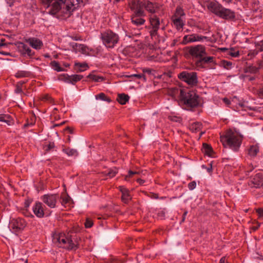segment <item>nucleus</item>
Listing matches in <instances>:
<instances>
[{"label": "nucleus", "mask_w": 263, "mask_h": 263, "mask_svg": "<svg viewBox=\"0 0 263 263\" xmlns=\"http://www.w3.org/2000/svg\"><path fill=\"white\" fill-rule=\"evenodd\" d=\"M100 39L103 44L108 48H113L119 41L118 34L110 30L101 32Z\"/></svg>", "instance_id": "nucleus-6"}, {"label": "nucleus", "mask_w": 263, "mask_h": 263, "mask_svg": "<svg viewBox=\"0 0 263 263\" xmlns=\"http://www.w3.org/2000/svg\"><path fill=\"white\" fill-rule=\"evenodd\" d=\"M144 15V11L141 9H137L135 12V15L134 16H137L141 17Z\"/></svg>", "instance_id": "nucleus-42"}, {"label": "nucleus", "mask_w": 263, "mask_h": 263, "mask_svg": "<svg viewBox=\"0 0 263 263\" xmlns=\"http://www.w3.org/2000/svg\"><path fill=\"white\" fill-rule=\"evenodd\" d=\"M51 65L53 69L57 71H64V69L62 68L60 66L59 63L55 61H53L51 62Z\"/></svg>", "instance_id": "nucleus-34"}, {"label": "nucleus", "mask_w": 263, "mask_h": 263, "mask_svg": "<svg viewBox=\"0 0 263 263\" xmlns=\"http://www.w3.org/2000/svg\"><path fill=\"white\" fill-rule=\"evenodd\" d=\"M26 83L25 81H21L17 83L15 85V89L14 92L16 93H20L23 92L22 87L24 84Z\"/></svg>", "instance_id": "nucleus-35"}, {"label": "nucleus", "mask_w": 263, "mask_h": 263, "mask_svg": "<svg viewBox=\"0 0 263 263\" xmlns=\"http://www.w3.org/2000/svg\"><path fill=\"white\" fill-rule=\"evenodd\" d=\"M203 149L204 153L208 155L209 156H211L212 154L213 153V149L212 147L208 145L206 143H203Z\"/></svg>", "instance_id": "nucleus-30"}, {"label": "nucleus", "mask_w": 263, "mask_h": 263, "mask_svg": "<svg viewBox=\"0 0 263 263\" xmlns=\"http://www.w3.org/2000/svg\"><path fill=\"white\" fill-rule=\"evenodd\" d=\"M181 103L187 107L194 108L199 104V96L194 91L180 89Z\"/></svg>", "instance_id": "nucleus-5"}, {"label": "nucleus", "mask_w": 263, "mask_h": 263, "mask_svg": "<svg viewBox=\"0 0 263 263\" xmlns=\"http://www.w3.org/2000/svg\"><path fill=\"white\" fill-rule=\"evenodd\" d=\"M8 4H9L10 6H11V5L13 4L14 0H6Z\"/></svg>", "instance_id": "nucleus-54"}, {"label": "nucleus", "mask_w": 263, "mask_h": 263, "mask_svg": "<svg viewBox=\"0 0 263 263\" xmlns=\"http://www.w3.org/2000/svg\"><path fill=\"white\" fill-rule=\"evenodd\" d=\"M26 226L25 220L21 218L11 219L9 224L10 230L16 235L22 232Z\"/></svg>", "instance_id": "nucleus-8"}, {"label": "nucleus", "mask_w": 263, "mask_h": 263, "mask_svg": "<svg viewBox=\"0 0 263 263\" xmlns=\"http://www.w3.org/2000/svg\"><path fill=\"white\" fill-rule=\"evenodd\" d=\"M152 71H153L152 69H149V68H145V69H143V73H148L149 74H151L152 73Z\"/></svg>", "instance_id": "nucleus-50"}, {"label": "nucleus", "mask_w": 263, "mask_h": 263, "mask_svg": "<svg viewBox=\"0 0 263 263\" xmlns=\"http://www.w3.org/2000/svg\"><path fill=\"white\" fill-rule=\"evenodd\" d=\"M258 69L255 66H251L248 68V71L251 73H256L257 72Z\"/></svg>", "instance_id": "nucleus-44"}, {"label": "nucleus", "mask_w": 263, "mask_h": 263, "mask_svg": "<svg viewBox=\"0 0 263 263\" xmlns=\"http://www.w3.org/2000/svg\"><path fill=\"white\" fill-rule=\"evenodd\" d=\"M249 184L251 187L256 188L260 187L263 184V175L261 173L255 175L254 178L250 181Z\"/></svg>", "instance_id": "nucleus-15"}, {"label": "nucleus", "mask_w": 263, "mask_h": 263, "mask_svg": "<svg viewBox=\"0 0 263 263\" xmlns=\"http://www.w3.org/2000/svg\"><path fill=\"white\" fill-rule=\"evenodd\" d=\"M253 168H251L250 169L248 170L247 172H248V173L251 172L253 170Z\"/></svg>", "instance_id": "nucleus-63"}, {"label": "nucleus", "mask_w": 263, "mask_h": 263, "mask_svg": "<svg viewBox=\"0 0 263 263\" xmlns=\"http://www.w3.org/2000/svg\"><path fill=\"white\" fill-rule=\"evenodd\" d=\"M30 75V72L26 70H18L14 76L17 78H22L28 77Z\"/></svg>", "instance_id": "nucleus-25"}, {"label": "nucleus", "mask_w": 263, "mask_h": 263, "mask_svg": "<svg viewBox=\"0 0 263 263\" xmlns=\"http://www.w3.org/2000/svg\"><path fill=\"white\" fill-rule=\"evenodd\" d=\"M171 21H172L174 26L178 31L181 30L184 25V22L183 18H177L175 17V16H172Z\"/></svg>", "instance_id": "nucleus-19"}, {"label": "nucleus", "mask_w": 263, "mask_h": 263, "mask_svg": "<svg viewBox=\"0 0 263 263\" xmlns=\"http://www.w3.org/2000/svg\"><path fill=\"white\" fill-rule=\"evenodd\" d=\"M259 152L258 148L256 146H251L248 151V154L252 157L255 156Z\"/></svg>", "instance_id": "nucleus-33"}, {"label": "nucleus", "mask_w": 263, "mask_h": 263, "mask_svg": "<svg viewBox=\"0 0 263 263\" xmlns=\"http://www.w3.org/2000/svg\"><path fill=\"white\" fill-rule=\"evenodd\" d=\"M139 174V172H137V171H128V175H127L125 177V179L126 180H127V178L128 177H132L133 175H135V174Z\"/></svg>", "instance_id": "nucleus-46"}, {"label": "nucleus", "mask_w": 263, "mask_h": 263, "mask_svg": "<svg viewBox=\"0 0 263 263\" xmlns=\"http://www.w3.org/2000/svg\"><path fill=\"white\" fill-rule=\"evenodd\" d=\"M202 167L206 170L208 173H211L212 171V166L211 163L210 164V166L207 167L204 165H202Z\"/></svg>", "instance_id": "nucleus-49"}, {"label": "nucleus", "mask_w": 263, "mask_h": 263, "mask_svg": "<svg viewBox=\"0 0 263 263\" xmlns=\"http://www.w3.org/2000/svg\"><path fill=\"white\" fill-rule=\"evenodd\" d=\"M257 213L259 216V217L263 216V209H258L257 210Z\"/></svg>", "instance_id": "nucleus-51"}, {"label": "nucleus", "mask_w": 263, "mask_h": 263, "mask_svg": "<svg viewBox=\"0 0 263 263\" xmlns=\"http://www.w3.org/2000/svg\"><path fill=\"white\" fill-rule=\"evenodd\" d=\"M70 200V197L68 196L63 197L62 199V203H68Z\"/></svg>", "instance_id": "nucleus-48"}, {"label": "nucleus", "mask_w": 263, "mask_h": 263, "mask_svg": "<svg viewBox=\"0 0 263 263\" xmlns=\"http://www.w3.org/2000/svg\"><path fill=\"white\" fill-rule=\"evenodd\" d=\"M26 42L36 50L40 49L43 45V42L40 39L35 37L29 38L26 40Z\"/></svg>", "instance_id": "nucleus-17"}, {"label": "nucleus", "mask_w": 263, "mask_h": 263, "mask_svg": "<svg viewBox=\"0 0 263 263\" xmlns=\"http://www.w3.org/2000/svg\"><path fill=\"white\" fill-rule=\"evenodd\" d=\"M107 172L106 173V174L109 177H114L116 174L117 173L118 171L116 168L109 169L107 171Z\"/></svg>", "instance_id": "nucleus-38"}, {"label": "nucleus", "mask_w": 263, "mask_h": 263, "mask_svg": "<svg viewBox=\"0 0 263 263\" xmlns=\"http://www.w3.org/2000/svg\"><path fill=\"white\" fill-rule=\"evenodd\" d=\"M129 77H131V78L134 77L137 79H143L144 81H145L146 80L144 74L143 73L132 74L129 76Z\"/></svg>", "instance_id": "nucleus-40"}, {"label": "nucleus", "mask_w": 263, "mask_h": 263, "mask_svg": "<svg viewBox=\"0 0 263 263\" xmlns=\"http://www.w3.org/2000/svg\"><path fill=\"white\" fill-rule=\"evenodd\" d=\"M80 0H42L47 13L57 18L69 17L79 6Z\"/></svg>", "instance_id": "nucleus-1"}, {"label": "nucleus", "mask_w": 263, "mask_h": 263, "mask_svg": "<svg viewBox=\"0 0 263 263\" xmlns=\"http://www.w3.org/2000/svg\"><path fill=\"white\" fill-rule=\"evenodd\" d=\"M223 101L227 104H229L230 102L229 99H228L227 98H224Z\"/></svg>", "instance_id": "nucleus-59"}, {"label": "nucleus", "mask_w": 263, "mask_h": 263, "mask_svg": "<svg viewBox=\"0 0 263 263\" xmlns=\"http://www.w3.org/2000/svg\"><path fill=\"white\" fill-rule=\"evenodd\" d=\"M227 3H230L232 2V0H224Z\"/></svg>", "instance_id": "nucleus-64"}, {"label": "nucleus", "mask_w": 263, "mask_h": 263, "mask_svg": "<svg viewBox=\"0 0 263 263\" xmlns=\"http://www.w3.org/2000/svg\"><path fill=\"white\" fill-rule=\"evenodd\" d=\"M58 198L56 194H46L41 197L42 201L50 208L55 207Z\"/></svg>", "instance_id": "nucleus-12"}, {"label": "nucleus", "mask_w": 263, "mask_h": 263, "mask_svg": "<svg viewBox=\"0 0 263 263\" xmlns=\"http://www.w3.org/2000/svg\"><path fill=\"white\" fill-rule=\"evenodd\" d=\"M73 47L79 51H81L83 53H85L87 52V48L86 46L83 44L74 43Z\"/></svg>", "instance_id": "nucleus-26"}, {"label": "nucleus", "mask_w": 263, "mask_h": 263, "mask_svg": "<svg viewBox=\"0 0 263 263\" xmlns=\"http://www.w3.org/2000/svg\"><path fill=\"white\" fill-rule=\"evenodd\" d=\"M229 54L233 57H238L239 55V51L236 50L233 48H231L229 51Z\"/></svg>", "instance_id": "nucleus-39"}, {"label": "nucleus", "mask_w": 263, "mask_h": 263, "mask_svg": "<svg viewBox=\"0 0 263 263\" xmlns=\"http://www.w3.org/2000/svg\"><path fill=\"white\" fill-rule=\"evenodd\" d=\"M256 48L260 51H263V40L260 41L255 42Z\"/></svg>", "instance_id": "nucleus-41"}, {"label": "nucleus", "mask_w": 263, "mask_h": 263, "mask_svg": "<svg viewBox=\"0 0 263 263\" xmlns=\"http://www.w3.org/2000/svg\"><path fill=\"white\" fill-rule=\"evenodd\" d=\"M92 225H93L92 221L89 219H87L85 222V227L86 228H90L92 226Z\"/></svg>", "instance_id": "nucleus-45"}, {"label": "nucleus", "mask_w": 263, "mask_h": 263, "mask_svg": "<svg viewBox=\"0 0 263 263\" xmlns=\"http://www.w3.org/2000/svg\"><path fill=\"white\" fill-rule=\"evenodd\" d=\"M63 151L68 156H77L78 155L77 151L75 149L66 148H64Z\"/></svg>", "instance_id": "nucleus-27"}, {"label": "nucleus", "mask_w": 263, "mask_h": 263, "mask_svg": "<svg viewBox=\"0 0 263 263\" xmlns=\"http://www.w3.org/2000/svg\"><path fill=\"white\" fill-rule=\"evenodd\" d=\"M32 211L35 216L39 218H42L44 216L43 204L41 202H36L32 207Z\"/></svg>", "instance_id": "nucleus-16"}, {"label": "nucleus", "mask_w": 263, "mask_h": 263, "mask_svg": "<svg viewBox=\"0 0 263 263\" xmlns=\"http://www.w3.org/2000/svg\"><path fill=\"white\" fill-rule=\"evenodd\" d=\"M145 8L147 11L151 13V14H155L157 7L150 2H146L145 4Z\"/></svg>", "instance_id": "nucleus-22"}, {"label": "nucleus", "mask_w": 263, "mask_h": 263, "mask_svg": "<svg viewBox=\"0 0 263 263\" xmlns=\"http://www.w3.org/2000/svg\"><path fill=\"white\" fill-rule=\"evenodd\" d=\"M189 52L193 58L198 59V60L206 54L205 48L202 45L191 46Z\"/></svg>", "instance_id": "nucleus-9"}, {"label": "nucleus", "mask_w": 263, "mask_h": 263, "mask_svg": "<svg viewBox=\"0 0 263 263\" xmlns=\"http://www.w3.org/2000/svg\"><path fill=\"white\" fill-rule=\"evenodd\" d=\"M196 186V182L195 181H193L188 184V188L191 191L195 189Z\"/></svg>", "instance_id": "nucleus-43"}, {"label": "nucleus", "mask_w": 263, "mask_h": 263, "mask_svg": "<svg viewBox=\"0 0 263 263\" xmlns=\"http://www.w3.org/2000/svg\"><path fill=\"white\" fill-rule=\"evenodd\" d=\"M95 98L96 100H100L102 101H106L108 103L111 101V99L108 98L104 93H100L98 95L95 96Z\"/></svg>", "instance_id": "nucleus-31"}, {"label": "nucleus", "mask_w": 263, "mask_h": 263, "mask_svg": "<svg viewBox=\"0 0 263 263\" xmlns=\"http://www.w3.org/2000/svg\"><path fill=\"white\" fill-rule=\"evenodd\" d=\"M254 79H255L254 77H250V78H249V80H250V81H253V80H254Z\"/></svg>", "instance_id": "nucleus-61"}, {"label": "nucleus", "mask_w": 263, "mask_h": 263, "mask_svg": "<svg viewBox=\"0 0 263 263\" xmlns=\"http://www.w3.org/2000/svg\"><path fill=\"white\" fill-rule=\"evenodd\" d=\"M178 78L190 86H195L198 82L196 72L183 71L178 74Z\"/></svg>", "instance_id": "nucleus-7"}, {"label": "nucleus", "mask_w": 263, "mask_h": 263, "mask_svg": "<svg viewBox=\"0 0 263 263\" xmlns=\"http://www.w3.org/2000/svg\"><path fill=\"white\" fill-rule=\"evenodd\" d=\"M225 262V257H222L219 261V263H224Z\"/></svg>", "instance_id": "nucleus-58"}, {"label": "nucleus", "mask_w": 263, "mask_h": 263, "mask_svg": "<svg viewBox=\"0 0 263 263\" xmlns=\"http://www.w3.org/2000/svg\"><path fill=\"white\" fill-rule=\"evenodd\" d=\"M0 54H3V55H9V53L6 52H4V51H0Z\"/></svg>", "instance_id": "nucleus-57"}, {"label": "nucleus", "mask_w": 263, "mask_h": 263, "mask_svg": "<svg viewBox=\"0 0 263 263\" xmlns=\"http://www.w3.org/2000/svg\"><path fill=\"white\" fill-rule=\"evenodd\" d=\"M52 241L58 247L69 250H76L78 248V244L73 241L70 236L62 233L53 234Z\"/></svg>", "instance_id": "nucleus-3"}, {"label": "nucleus", "mask_w": 263, "mask_h": 263, "mask_svg": "<svg viewBox=\"0 0 263 263\" xmlns=\"http://www.w3.org/2000/svg\"><path fill=\"white\" fill-rule=\"evenodd\" d=\"M260 226V223H258V222H257L256 223V226H254L252 227V229L254 231H256L257 230L258 228Z\"/></svg>", "instance_id": "nucleus-52"}, {"label": "nucleus", "mask_w": 263, "mask_h": 263, "mask_svg": "<svg viewBox=\"0 0 263 263\" xmlns=\"http://www.w3.org/2000/svg\"><path fill=\"white\" fill-rule=\"evenodd\" d=\"M221 66L225 69L229 70L232 67V63L230 61L223 60L221 62Z\"/></svg>", "instance_id": "nucleus-37"}, {"label": "nucleus", "mask_w": 263, "mask_h": 263, "mask_svg": "<svg viewBox=\"0 0 263 263\" xmlns=\"http://www.w3.org/2000/svg\"><path fill=\"white\" fill-rule=\"evenodd\" d=\"M17 48L19 52L23 57H32L34 54V52L28 45L23 42L17 43Z\"/></svg>", "instance_id": "nucleus-13"}, {"label": "nucleus", "mask_w": 263, "mask_h": 263, "mask_svg": "<svg viewBox=\"0 0 263 263\" xmlns=\"http://www.w3.org/2000/svg\"><path fill=\"white\" fill-rule=\"evenodd\" d=\"M0 121L6 123L8 125H10V116L9 115L0 114Z\"/></svg>", "instance_id": "nucleus-32"}, {"label": "nucleus", "mask_w": 263, "mask_h": 263, "mask_svg": "<svg viewBox=\"0 0 263 263\" xmlns=\"http://www.w3.org/2000/svg\"><path fill=\"white\" fill-rule=\"evenodd\" d=\"M88 78L95 82H102L103 80V78L101 76H98L92 73H90L88 76Z\"/></svg>", "instance_id": "nucleus-36"}, {"label": "nucleus", "mask_w": 263, "mask_h": 263, "mask_svg": "<svg viewBox=\"0 0 263 263\" xmlns=\"http://www.w3.org/2000/svg\"><path fill=\"white\" fill-rule=\"evenodd\" d=\"M259 95L260 97H263V88L260 90Z\"/></svg>", "instance_id": "nucleus-56"}, {"label": "nucleus", "mask_w": 263, "mask_h": 263, "mask_svg": "<svg viewBox=\"0 0 263 263\" xmlns=\"http://www.w3.org/2000/svg\"><path fill=\"white\" fill-rule=\"evenodd\" d=\"M137 182H138L140 184H143L145 182V180L140 178H138L137 179Z\"/></svg>", "instance_id": "nucleus-53"}, {"label": "nucleus", "mask_w": 263, "mask_h": 263, "mask_svg": "<svg viewBox=\"0 0 263 263\" xmlns=\"http://www.w3.org/2000/svg\"><path fill=\"white\" fill-rule=\"evenodd\" d=\"M184 16L185 13L183 10L180 7H177L175 13L172 15V16H175V17L181 18H183Z\"/></svg>", "instance_id": "nucleus-28"}, {"label": "nucleus", "mask_w": 263, "mask_h": 263, "mask_svg": "<svg viewBox=\"0 0 263 263\" xmlns=\"http://www.w3.org/2000/svg\"><path fill=\"white\" fill-rule=\"evenodd\" d=\"M131 20L132 22L137 26L142 25L145 22V20L143 18L137 16H133Z\"/></svg>", "instance_id": "nucleus-23"}, {"label": "nucleus", "mask_w": 263, "mask_h": 263, "mask_svg": "<svg viewBox=\"0 0 263 263\" xmlns=\"http://www.w3.org/2000/svg\"><path fill=\"white\" fill-rule=\"evenodd\" d=\"M83 78L82 75L73 74L69 76L67 74H63L61 76L60 79L66 83L74 84L75 83L81 80Z\"/></svg>", "instance_id": "nucleus-14"}, {"label": "nucleus", "mask_w": 263, "mask_h": 263, "mask_svg": "<svg viewBox=\"0 0 263 263\" xmlns=\"http://www.w3.org/2000/svg\"><path fill=\"white\" fill-rule=\"evenodd\" d=\"M208 9L217 16L225 20H233L235 17V12L230 9L223 7L218 3L211 2Z\"/></svg>", "instance_id": "nucleus-4"}, {"label": "nucleus", "mask_w": 263, "mask_h": 263, "mask_svg": "<svg viewBox=\"0 0 263 263\" xmlns=\"http://www.w3.org/2000/svg\"><path fill=\"white\" fill-rule=\"evenodd\" d=\"M33 124L32 123H27L26 124H24V128H27L29 126H32Z\"/></svg>", "instance_id": "nucleus-55"}, {"label": "nucleus", "mask_w": 263, "mask_h": 263, "mask_svg": "<svg viewBox=\"0 0 263 263\" xmlns=\"http://www.w3.org/2000/svg\"><path fill=\"white\" fill-rule=\"evenodd\" d=\"M3 41V40H1V43H0V47H1L2 46H5L6 45V44L2 43Z\"/></svg>", "instance_id": "nucleus-60"}, {"label": "nucleus", "mask_w": 263, "mask_h": 263, "mask_svg": "<svg viewBox=\"0 0 263 263\" xmlns=\"http://www.w3.org/2000/svg\"><path fill=\"white\" fill-rule=\"evenodd\" d=\"M120 191L122 193V201L125 203H127L131 199L128 190L125 187H121Z\"/></svg>", "instance_id": "nucleus-20"}, {"label": "nucleus", "mask_w": 263, "mask_h": 263, "mask_svg": "<svg viewBox=\"0 0 263 263\" xmlns=\"http://www.w3.org/2000/svg\"><path fill=\"white\" fill-rule=\"evenodd\" d=\"M241 137L232 130H228L224 136L220 137V141L224 147H229L237 152L241 144Z\"/></svg>", "instance_id": "nucleus-2"}, {"label": "nucleus", "mask_w": 263, "mask_h": 263, "mask_svg": "<svg viewBox=\"0 0 263 263\" xmlns=\"http://www.w3.org/2000/svg\"><path fill=\"white\" fill-rule=\"evenodd\" d=\"M75 67L77 68V71L81 72L84 71L88 67L86 63H76Z\"/></svg>", "instance_id": "nucleus-29"}, {"label": "nucleus", "mask_w": 263, "mask_h": 263, "mask_svg": "<svg viewBox=\"0 0 263 263\" xmlns=\"http://www.w3.org/2000/svg\"><path fill=\"white\" fill-rule=\"evenodd\" d=\"M214 62V58L213 57H202L200 59L197 60L195 64L197 67L202 68L203 63H213Z\"/></svg>", "instance_id": "nucleus-18"}, {"label": "nucleus", "mask_w": 263, "mask_h": 263, "mask_svg": "<svg viewBox=\"0 0 263 263\" xmlns=\"http://www.w3.org/2000/svg\"><path fill=\"white\" fill-rule=\"evenodd\" d=\"M204 41H210V39L209 37L202 36L198 34L186 35H185L183 39V42L184 44H188L195 42H202Z\"/></svg>", "instance_id": "nucleus-11"}, {"label": "nucleus", "mask_w": 263, "mask_h": 263, "mask_svg": "<svg viewBox=\"0 0 263 263\" xmlns=\"http://www.w3.org/2000/svg\"><path fill=\"white\" fill-rule=\"evenodd\" d=\"M54 143H50L47 146V147H46L45 148V151L46 152H48L49 151H50L51 149H52L53 147H54Z\"/></svg>", "instance_id": "nucleus-47"}, {"label": "nucleus", "mask_w": 263, "mask_h": 263, "mask_svg": "<svg viewBox=\"0 0 263 263\" xmlns=\"http://www.w3.org/2000/svg\"><path fill=\"white\" fill-rule=\"evenodd\" d=\"M129 99L128 95L125 93H120L118 94L117 100L120 104L124 105L129 101Z\"/></svg>", "instance_id": "nucleus-21"}, {"label": "nucleus", "mask_w": 263, "mask_h": 263, "mask_svg": "<svg viewBox=\"0 0 263 263\" xmlns=\"http://www.w3.org/2000/svg\"><path fill=\"white\" fill-rule=\"evenodd\" d=\"M149 22L151 24L149 33L152 37L155 36L157 35L158 31L160 28V19L156 14H151Z\"/></svg>", "instance_id": "nucleus-10"}, {"label": "nucleus", "mask_w": 263, "mask_h": 263, "mask_svg": "<svg viewBox=\"0 0 263 263\" xmlns=\"http://www.w3.org/2000/svg\"><path fill=\"white\" fill-rule=\"evenodd\" d=\"M202 128V124L200 122H194L190 125V129L193 132L196 133Z\"/></svg>", "instance_id": "nucleus-24"}, {"label": "nucleus", "mask_w": 263, "mask_h": 263, "mask_svg": "<svg viewBox=\"0 0 263 263\" xmlns=\"http://www.w3.org/2000/svg\"><path fill=\"white\" fill-rule=\"evenodd\" d=\"M29 206V204L27 202H25V207L28 208Z\"/></svg>", "instance_id": "nucleus-62"}]
</instances>
